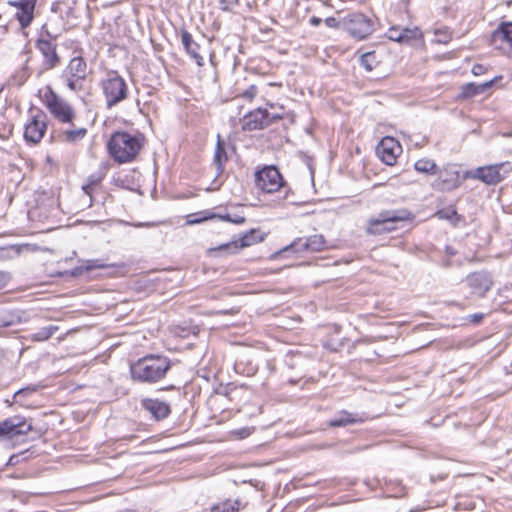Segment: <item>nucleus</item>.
<instances>
[{"mask_svg":"<svg viewBox=\"0 0 512 512\" xmlns=\"http://www.w3.org/2000/svg\"><path fill=\"white\" fill-rule=\"evenodd\" d=\"M146 138L140 132L116 131L112 133L107 150L118 164L133 162L144 147Z\"/></svg>","mask_w":512,"mask_h":512,"instance_id":"1","label":"nucleus"},{"mask_svg":"<svg viewBox=\"0 0 512 512\" xmlns=\"http://www.w3.org/2000/svg\"><path fill=\"white\" fill-rule=\"evenodd\" d=\"M171 368V360L162 355L149 354L130 365L131 377L134 381L154 384L165 378Z\"/></svg>","mask_w":512,"mask_h":512,"instance_id":"2","label":"nucleus"},{"mask_svg":"<svg viewBox=\"0 0 512 512\" xmlns=\"http://www.w3.org/2000/svg\"><path fill=\"white\" fill-rule=\"evenodd\" d=\"M100 88L108 109L128 99L130 95L126 80L117 71H109L100 82Z\"/></svg>","mask_w":512,"mask_h":512,"instance_id":"3","label":"nucleus"},{"mask_svg":"<svg viewBox=\"0 0 512 512\" xmlns=\"http://www.w3.org/2000/svg\"><path fill=\"white\" fill-rule=\"evenodd\" d=\"M42 103L59 122H71L76 119V112L73 107L62 97H60L50 86L40 91Z\"/></svg>","mask_w":512,"mask_h":512,"instance_id":"4","label":"nucleus"},{"mask_svg":"<svg viewBox=\"0 0 512 512\" xmlns=\"http://www.w3.org/2000/svg\"><path fill=\"white\" fill-rule=\"evenodd\" d=\"M88 67L84 58L78 56L72 58L62 71L60 79L72 92H81L85 89Z\"/></svg>","mask_w":512,"mask_h":512,"instance_id":"5","label":"nucleus"},{"mask_svg":"<svg viewBox=\"0 0 512 512\" xmlns=\"http://www.w3.org/2000/svg\"><path fill=\"white\" fill-rule=\"evenodd\" d=\"M58 35L53 34L45 24L41 29V36L36 41V48L43 56V67L45 70H51L57 67L60 62V56L57 53V44L55 43Z\"/></svg>","mask_w":512,"mask_h":512,"instance_id":"6","label":"nucleus"},{"mask_svg":"<svg viewBox=\"0 0 512 512\" xmlns=\"http://www.w3.org/2000/svg\"><path fill=\"white\" fill-rule=\"evenodd\" d=\"M410 213L406 210H386L377 217L368 221L367 233L377 235L391 232L395 229L394 223L409 219Z\"/></svg>","mask_w":512,"mask_h":512,"instance_id":"7","label":"nucleus"},{"mask_svg":"<svg viewBox=\"0 0 512 512\" xmlns=\"http://www.w3.org/2000/svg\"><path fill=\"white\" fill-rule=\"evenodd\" d=\"M343 25L344 30L358 40L367 38L374 31L372 19L358 12L349 13L344 16Z\"/></svg>","mask_w":512,"mask_h":512,"instance_id":"8","label":"nucleus"},{"mask_svg":"<svg viewBox=\"0 0 512 512\" xmlns=\"http://www.w3.org/2000/svg\"><path fill=\"white\" fill-rule=\"evenodd\" d=\"M256 186L265 193H274L285 187L281 173L275 166H266L255 174Z\"/></svg>","mask_w":512,"mask_h":512,"instance_id":"9","label":"nucleus"},{"mask_svg":"<svg viewBox=\"0 0 512 512\" xmlns=\"http://www.w3.org/2000/svg\"><path fill=\"white\" fill-rule=\"evenodd\" d=\"M282 117L279 114H273L266 109L258 108L247 113L242 122V129L245 131L261 130L272 123L280 120Z\"/></svg>","mask_w":512,"mask_h":512,"instance_id":"10","label":"nucleus"},{"mask_svg":"<svg viewBox=\"0 0 512 512\" xmlns=\"http://www.w3.org/2000/svg\"><path fill=\"white\" fill-rule=\"evenodd\" d=\"M511 171L512 165L510 162H501L477 168L474 177L486 184L492 185L501 182Z\"/></svg>","mask_w":512,"mask_h":512,"instance_id":"11","label":"nucleus"},{"mask_svg":"<svg viewBox=\"0 0 512 512\" xmlns=\"http://www.w3.org/2000/svg\"><path fill=\"white\" fill-rule=\"evenodd\" d=\"M47 130V115L38 110L36 114L31 115L25 126L24 138L27 142L36 144L41 141Z\"/></svg>","mask_w":512,"mask_h":512,"instance_id":"12","label":"nucleus"},{"mask_svg":"<svg viewBox=\"0 0 512 512\" xmlns=\"http://www.w3.org/2000/svg\"><path fill=\"white\" fill-rule=\"evenodd\" d=\"M32 430V424L21 415L9 417L0 422V438H13L26 435Z\"/></svg>","mask_w":512,"mask_h":512,"instance_id":"13","label":"nucleus"},{"mask_svg":"<svg viewBox=\"0 0 512 512\" xmlns=\"http://www.w3.org/2000/svg\"><path fill=\"white\" fill-rule=\"evenodd\" d=\"M76 119H72L71 122H62L61 127L56 134V138L59 142L76 145L81 142L88 133V129L85 126L78 125Z\"/></svg>","mask_w":512,"mask_h":512,"instance_id":"14","label":"nucleus"},{"mask_svg":"<svg viewBox=\"0 0 512 512\" xmlns=\"http://www.w3.org/2000/svg\"><path fill=\"white\" fill-rule=\"evenodd\" d=\"M326 240L323 235H311L308 237H301L292 242L289 246L283 249V252L293 251L295 253L303 252H319L324 250Z\"/></svg>","mask_w":512,"mask_h":512,"instance_id":"15","label":"nucleus"},{"mask_svg":"<svg viewBox=\"0 0 512 512\" xmlns=\"http://www.w3.org/2000/svg\"><path fill=\"white\" fill-rule=\"evenodd\" d=\"M466 284L471 289V293L478 297H484L493 285V279L490 273L486 271H476L466 277Z\"/></svg>","mask_w":512,"mask_h":512,"instance_id":"16","label":"nucleus"},{"mask_svg":"<svg viewBox=\"0 0 512 512\" xmlns=\"http://www.w3.org/2000/svg\"><path fill=\"white\" fill-rule=\"evenodd\" d=\"M401 151L400 143L393 137H384L376 148L380 160L389 166L396 163L397 157Z\"/></svg>","mask_w":512,"mask_h":512,"instance_id":"17","label":"nucleus"},{"mask_svg":"<svg viewBox=\"0 0 512 512\" xmlns=\"http://www.w3.org/2000/svg\"><path fill=\"white\" fill-rule=\"evenodd\" d=\"M256 233H257L256 230L251 229L247 233L243 234L239 239L221 244L218 247L213 248L212 250L225 251L230 254L237 253L239 250H241L245 247L251 246L261 240V239H257Z\"/></svg>","mask_w":512,"mask_h":512,"instance_id":"18","label":"nucleus"},{"mask_svg":"<svg viewBox=\"0 0 512 512\" xmlns=\"http://www.w3.org/2000/svg\"><path fill=\"white\" fill-rule=\"evenodd\" d=\"M11 4L17 8L15 17L21 28L28 27L34 18L36 0H19Z\"/></svg>","mask_w":512,"mask_h":512,"instance_id":"19","label":"nucleus"},{"mask_svg":"<svg viewBox=\"0 0 512 512\" xmlns=\"http://www.w3.org/2000/svg\"><path fill=\"white\" fill-rule=\"evenodd\" d=\"M219 218L224 221H228L234 224H243L245 222V217L241 215L231 216L230 214L218 215L209 210H204L195 214H191L188 216V224H199L206 220Z\"/></svg>","mask_w":512,"mask_h":512,"instance_id":"20","label":"nucleus"},{"mask_svg":"<svg viewBox=\"0 0 512 512\" xmlns=\"http://www.w3.org/2000/svg\"><path fill=\"white\" fill-rule=\"evenodd\" d=\"M142 407L151 414L155 420H163L171 413L170 405L159 399L146 398L141 402Z\"/></svg>","mask_w":512,"mask_h":512,"instance_id":"21","label":"nucleus"},{"mask_svg":"<svg viewBox=\"0 0 512 512\" xmlns=\"http://www.w3.org/2000/svg\"><path fill=\"white\" fill-rule=\"evenodd\" d=\"M506 43L512 48V22H503L495 29L490 37V44L497 49H503Z\"/></svg>","mask_w":512,"mask_h":512,"instance_id":"22","label":"nucleus"},{"mask_svg":"<svg viewBox=\"0 0 512 512\" xmlns=\"http://www.w3.org/2000/svg\"><path fill=\"white\" fill-rule=\"evenodd\" d=\"M181 42L186 53L196 62L199 67H202L204 65V57L201 54V46L185 29L181 31Z\"/></svg>","mask_w":512,"mask_h":512,"instance_id":"23","label":"nucleus"},{"mask_svg":"<svg viewBox=\"0 0 512 512\" xmlns=\"http://www.w3.org/2000/svg\"><path fill=\"white\" fill-rule=\"evenodd\" d=\"M367 417L364 414L350 413L346 410L339 411L328 422L330 427H344L351 424L363 423Z\"/></svg>","mask_w":512,"mask_h":512,"instance_id":"24","label":"nucleus"},{"mask_svg":"<svg viewBox=\"0 0 512 512\" xmlns=\"http://www.w3.org/2000/svg\"><path fill=\"white\" fill-rule=\"evenodd\" d=\"M461 184L459 172L447 171L445 176L441 175L438 183V189L441 191H452L457 189Z\"/></svg>","mask_w":512,"mask_h":512,"instance_id":"25","label":"nucleus"},{"mask_svg":"<svg viewBox=\"0 0 512 512\" xmlns=\"http://www.w3.org/2000/svg\"><path fill=\"white\" fill-rule=\"evenodd\" d=\"M494 80L487 81L483 84L468 83L462 87V96L465 98H471L479 94H483L493 85Z\"/></svg>","mask_w":512,"mask_h":512,"instance_id":"26","label":"nucleus"},{"mask_svg":"<svg viewBox=\"0 0 512 512\" xmlns=\"http://www.w3.org/2000/svg\"><path fill=\"white\" fill-rule=\"evenodd\" d=\"M227 160L228 157L226 150L221 141L218 140L213 157V165L216 168L217 176L221 175L224 172V165L227 162Z\"/></svg>","mask_w":512,"mask_h":512,"instance_id":"27","label":"nucleus"},{"mask_svg":"<svg viewBox=\"0 0 512 512\" xmlns=\"http://www.w3.org/2000/svg\"><path fill=\"white\" fill-rule=\"evenodd\" d=\"M59 331V326L48 325L40 328L35 333L29 336V339L33 342H43L49 340L56 332Z\"/></svg>","mask_w":512,"mask_h":512,"instance_id":"28","label":"nucleus"},{"mask_svg":"<svg viewBox=\"0 0 512 512\" xmlns=\"http://www.w3.org/2000/svg\"><path fill=\"white\" fill-rule=\"evenodd\" d=\"M414 168L420 173L435 174L437 165L432 159L422 158L415 162Z\"/></svg>","mask_w":512,"mask_h":512,"instance_id":"29","label":"nucleus"},{"mask_svg":"<svg viewBox=\"0 0 512 512\" xmlns=\"http://www.w3.org/2000/svg\"><path fill=\"white\" fill-rule=\"evenodd\" d=\"M434 216L439 219H442V220H448L454 226H456L460 220V216L458 215L457 211L453 207H447V208L440 209L435 212Z\"/></svg>","mask_w":512,"mask_h":512,"instance_id":"30","label":"nucleus"},{"mask_svg":"<svg viewBox=\"0 0 512 512\" xmlns=\"http://www.w3.org/2000/svg\"><path fill=\"white\" fill-rule=\"evenodd\" d=\"M379 63H380V60L378 59L375 51H369V52L363 53L360 56V64L367 71H372Z\"/></svg>","mask_w":512,"mask_h":512,"instance_id":"31","label":"nucleus"},{"mask_svg":"<svg viewBox=\"0 0 512 512\" xmlns=\"http://www.w3.org/2000/svg\"><path fill=\"white\" fill-rule=\"evenodd\" d=\"M240 501L239 500H226L217 505H214L211 512H239Z\"/></svg>","mask_w":512,"mask_h":512,"instance_id":"32","label":"nucleus"},{"mask_svg":"<svg viewBox=\"0 0 512 512\" xmlns=\"http://www.w3.org/2000/svg\"><path fill=\"white\" fill-rule=\"evenodd\" d=\"M102 178L101 175H90L87 179V183L82 187L85 194L92 198V194L99 188Z\"/></svg>","mask_w":512,"mask_h":512,"instance_id":"33","label":"nucleus"},{"mask_svg":"<svg viewBox=\"0 0 512 512\" xmlns=\"http://www.w3.org/2000/svg\"><path fill=\"white\" fill-rule=\"evenodd\" d=\"M402 37H403V43L409 42L410 40L416 39L418 36H420V31L415 29H409V28H403L401 30Z\"/></svg>","mask_w":512,"mask_h":512,"instance_id":"34","label":"nucleus"},{"mask_svg":"<svg viewBox=\"0 0 512 512\" xmlns=\"http://www.w3.org/2000/svg\"><path fill=\"white\" fill-rule=\"evenodd\" d=\"M87 271L93 270V269H102L107 267L106 264L102 263L101 260L94 259V260H86L84 261V264L81 266Z\"/></svg>","mask_w":512,"mask_h":512,"instance_id":"35","label":"nucleus"},{"mask_svg":"<svg viewBox=\"0 0 512 512\" xmlns=\"http://www.w3.org/2000/svg\"><path fill=\"white\" fill-rule=\"evenodd\" d=\"M401 30L400 28L398 27H391L388 31H387V37L392 40V41H395V42H399V43H403V37H402V33H401Z\"/></svg>","mask_w":512,"mask_h":512,"instance_id":"36","label":"nucleus"},{"mask_svg":"<svg viewBox=\"0 0 512 512\" xmlns=\"http://www.w3.org/2000/svg\"><path fill=\"white\" fill-rule=\"evenodd\" d=\"M324 22H325L326 26H328L330 28L344 30L343 18L338 20L335 17H328L324 20Z\"/></svg>","mask_w":512,"mask_h":512,"instance_id":"37","label":"nucleus"},{"mask_svg":"<svg viewBox=\"0 0 512 512\" xmlns=\"http://www.w3.org/2000/svg\"><path fill=\"white\" fill-rule=\"evenodd\" d=\"M239 0H220L221 9L224 11H230L237 6Z\"/></svg>","mask_w":512,"mask_h":512,"instance_id":"38","label":"nucleus"},{"mask_svg":"<svg viewBox=\"0 0 512 512\" xmlns=\"http://www.w3.org/2000/svg\"><path fill=\"white\" fill-rule=\"evenodd\" d=\"M257 92V87L255 85H251L243 92L242 97L248 100H252L256 96Z\"/></svg>","mask_w":512,"mask_h":512,"instance_id":"39","label":"nucleus"},{"mask_svg":"<svg viewBox=\"0 0 512 512\" xmlns=\"http://www.w3.org/2000/svg\"><path fill=\"white\" fill-rule=\"evenodd\" d=\"M35 389L34 388H30V387H27V388H23V389H20L18 390L15 394H14V398L16 400H18L19 398H21L23 395H27V394H30L32 392H34Z\"/></svg>","mask_w":512,"mask_h":512,"instance_id":"40","label":"nucleus"},{"mask_svg":"<svg viewBox=\"0 0 512 512\" xmlns=\"http://www.w3.org/2000/svg\"><path fill=\"white\" fill-rule=\"evenodd\" d=\"M483 318H484L483 313H475V314L468 316L469 321L474 324H479L483 320Z\"/></svg>","mask_w":512,"mask_h":512,"instance_id":"41","label":"nucleus"},{"mask_svg":"<svg viewBox=\"0 0 512 512\" xmlns=\"http://www.w3.org/2000/svg\"><path fill=\"white\" fill-rule=\"evenodd\" d=\"M486 71V68L484 67V65L482 64H475L473 65L472 67V73L475 75V76H479V75H482L484 74Z\"/></svg>","mask_w":512,"mask_h":512,"instance_id":"42","label":"nucleus"},{"mask_svg":"<svg viewBox=\"0 0 512 512\" xmlns=\"http://www.w3.org/2000/svg\"><path fill=\"white\" fill-rule=\"evenodd\" d=\"M10 280V275L6 272L0 271V290L6 286Z\"/></svg>","mask_w":512,"mask_h":512,"instance_id":"43","label":"nucleus"},{"mask_svg":"<svg viewBox=\"0 0 512 512\" xmlns=\"http://www.w3.org/2000/svg\"><path fill=\"white\" fill-rule=\"evenodd\" d=\"M309 23L312 25V26H319L321 23H322V19L319 18V17H316V16H312L310 19H309Z\"/></svg>","mask_w":512,"mask_h":512,"instance_id":"44","label":"nucleus"},{"mask_svg":"<svg viewBox=\"0 0 512 512\" xmlns=\"http://www.w3.org/2000/svg\"><path fill=\"white\" fill-rule=\"evenodd\" d=\"M218 313L219 314H236V313H238V310L232 308V309H229V310L219 311Z\"/></svg>","mask_w":512,"mask_h":512,"instance_id":"45","label":"nucleus"}]
</instances>
